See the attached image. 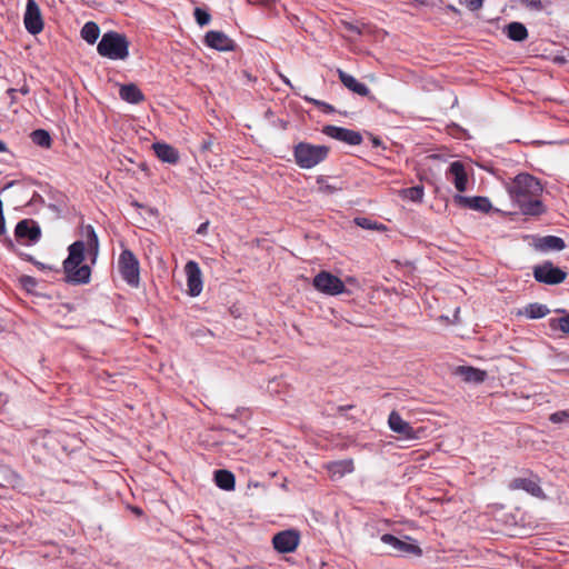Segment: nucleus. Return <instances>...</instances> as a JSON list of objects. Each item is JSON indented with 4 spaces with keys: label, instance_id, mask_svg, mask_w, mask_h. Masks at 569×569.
I'll list each match as a JSON object with an SVG mask.
<instances>
[{
    "label": "nucleus",
    "instance_id": "obj_1",
    "mask_svg": "<svg viewBox=\"0 0 569 569\" xmlns=\"http://www.w3.org/2000/svg\"><path fill=\"white\" fill-rule=\"evenodd\" d=\"M507 189L522 213L538 216L543 212V206L539 200L542 186L533 176L520 173L507 184Z\"/></svg>",
    "mask_w": 569,
    "mask_h": 569
},
{
    "label": "nucleus",
    "instance_id": "obj_2",
    "mask_svg": "<svg viewBox=\"0 0 569 569\" xmlns=\"http://www.w3.org/2000/svg\"><path fill=\"white\" fill-rule=\"evenodd\" d=\"M69 256L63 261V270L67 281L73 284L88 283L91 276V269L82 264L84 260L86 244L83 241H74L68 248Z\"/></svg>",
    "mask_w": 569,
    "mask_h": 569
},
{
    "label": "nucleus",
    "instance_id": "obj_3",
    "mask_svg": "<svg viewBox=\"0 0 569 569\" xmlns=\"http://www.w3.org/2000/svg\"><path fill=\"white\" fill-rule=\"evenodd\" d=\"M97 51L110 60H126L129 57V41L124 34L108 31L98 43Z\"/></svg>",
    "mask_w": 569,
    "mask_h": 569
},
{
    "label": "nucleus",
    "instance_id": "obj_4",
    "mask_svg": "<svg viewBox=\"0 0 569 569\" xmlns=\"http://www.w3.org/2000/svg\"><path fill=\"white\" fill-rule=\"evenodd\" d=\"M329 154L326 146H315L308 142H299L295 146L293 156L296 163L302 169H311L325 161Z\"/></svg>",
    "mask_w": 569,
    "mask_h": 569
},
{
    "label": "nucleus",
    "instance_id": "obj_5",
    "mask_svg": "<svg viewBox=\"0 0 569 569\" xmlns=\"http://www.w3.org/2000/svg\"><path fill=\"white\" fill-rule=\"evenodd\" d=\"M122 279L131 287H138L140 281L139 261L129 249L122 250L118 260Z\"/></svg>",
    "mask_w": 569,
    "mask_h": 569
},
{
    "label": "nucleus",
    "instance_id": "obj_6",
    "mask_svg": "<svg viewBox=\"0 0 569 569\" xmlns=\"http://www.w3.org/2000/svg\"><path fill=\"white\" fill-rule=\"evenodd\" d=\"M315 289L328 296H338L346 292L343 281L328 271H320L312 280Z\"/></svg>",
    "mask_w": 569,
    "mask_h": 569
},
{
    "label": "nucleus",
    "instance_id": "obj_7",
    "mask_svg": "<svg viewBox=\"0 0 569 569\" xmlns=\"http://www.w3.org/2000/svg\"><path fill=\"white\" fill-rule=\"evenodd\" d=\"M532 274L536 281L551 286L559 284L567 278V272L555 267L551 261L535 266Z\"/></svg>",
    "mask_w": 569,
    "mask_h": 569
},
{
    "label": "nucleus",
    "instance_id": "obj_8",
    "mask_svg": "<svg viewBox=\"0 0 569 569\" xmlns=\"http://www.w3.org/2000/svg\"><path fill=\"white\" fill-rule=\"evenodd\" d=\"M23 22L27 31L33 36L40 33L43 30V19L41 11L34 0L27 1Z\"/></svg>",
    "mask_w": 569,
    "mask_h": 569
},
{
    "label": "nucleus",
    "instance_id": "obj_9",
    "mask_svg": "<svg viewBox=\"0 0 569 569\" xmlns=\"http://www.w3.org/2000/svg\"><path fill=\"white\" fill-rule=\"evenodd\" d=\"M299 533L296 530H284L278 532L272 538L273 548L280 553L293 552L299 545Z\"/></svg>",
    "mask_w": 569,
    "mask_h": 569
},
{
    "label": "nucleus",
    "instance_id": "obj_10",
    "mask_svg": "<svg viewBox=\"0 0 569 569\" xmlns=\"http://www.w3.org/2000/svg\"><path fill=\"white\" fill-rule=\"evenodd\" d=\"M184 271L187 276L188 293L191 297L199 296L202 291L203 286L202 273L199 268V264L196 261L190 260L186 263Z\"/></svg>",
    "mask_w": 569,
    "mask_h": 569
},
{
    "label": "nucleus",
    "instance_id": "obj_11",
    "mask_svg": "<svg viewBox=\"0 0 569 569\" xmlns=\"http://www.w3.org/2000/svg\"><path fill=\"white\" fill-rule=\"evenodd\" d=\"M323 132L328 137L346 142L347 144L350 146H358L362 142V136L360 134V132L351 129L341 128L337 126H326L323 128Z\"/></svg>",
    "mask_w": 569,
    "mask_h": 569
},
{
    "label": "nucleus",
    "instance_id": "obj_12",
    "mask_svg": "<svg viewBox=\"0 0 569 569\" xmlns=\"http://www.w3.org/2000/svg\"><path fill=\"white\" fill-rule=\"evenodd\" d=\"M381 541L385 545H388L398 555L421 556L422 553V550L419 546L400 540L390 533L382 535Z\"/></svg>",
    "mask_w": 569,
    "mask_h": 569
},
{
    "label": "nucleus",
    "instance_id": "obj_13",
    "mask_svg": "<svg viewBox=\"0 0 569 569\" xmlns=\"http://www.w3.org/2000/svg\"><path fill=\"white\" fill-rule=\"evenodd\" d=\"M388 425L393 432L401 435L406 439H418V432L395 410L389 415Z\"/></svg>",
    "mask_w": 569,
    "mask_h": 569
},
{
    "label": "nucleus",
    "instance_id": "obj_14",
    "mask_svg": "<svg viewBox=\"0 0 569 569\" xmlns=\"http://www.w3.org/2000/svg\"><path fill=\"white\" fill-rule=\"evenodd\" d=\"M14 234L18 239H28L31 243H36L41 237V229L36 221L24 219L17 223Z\"/></svg>",
    "mask_w": 569,
    "mask_h": 569
},
{
    "label": "nucleus",
    "instance_id": "obj_15",
    "mask_svg": "<svg viewBox=\"0 0 569 569\" xmlns=\"http://www.w3.org/2000/svg\"><path fill=\"white\" fill-rule=\"evenodd\" d=\"M204 42L208 47L219 50L229 51L233 50L234 42L226 33L221 31H209L204 37Z\"/></svg>",
    "mask_w": 569,
    "mask_h": 569
},
{
    "label": "nucleus",
    "instance_id": "obj_16",
    "mask_svg": "<svg viewBox=\"0 0 569 569\" xmlns=\"http://www.w3.org/2000/svg\"><path fill=\"white\" fill-rule=\"evenodd\" d=\"M455 202L461 207L480 212H488L491 209V202L486 197H465L457 194L455 196Z\"/></svg>",
    "mask_w": 569,
    "mask_h": 569
},
{
    "label": "nucleus",
    "instance_id": "obj_17",
    "mask_svg": "<svg viewBox=\"0 0 569 569\" xmlns=\"http://www.w3.org/2000/svg\"><path fill=\"white\" fill-rule=\"evenodd\" d=\"M337 73L341 83L353 93H357L361 97H367L370 93L369 88L365 83L359 82L351 74L345 72L341 69H338Z\"/></svg>",
    "mask_w": 569,
    "mask_h": 569
},
{
    "label": "nucleus",
    "instance_id": "obj_18",
    "mask_svg": "<svg viewBox=\"0 0 569 569\" xmlns=\"http://www.w3.org/2000/svg\"><path fill=\"white\" fill-rule=\"evenodd\" d=\"M448 173L452 178L453 184L459 192L467 190V173L465 166L460 161H453L450 163Z\"/></svg>",
    "mask_w": 569,
    "mask_h": 569
},
{
    "label": "nucleus",
    "instance_id": "obj_19",
    "mask_svg": "<svg viewBox=\"0 0 569 569\" xmlns=\"http://www.w3.org/2000/svg\"><path fill=\"white\" fill-rule=\"evenodd\" d=\"M152 148L154 150L156 156L163 162H168L171 164L178 162L179 152L172 146L162 142H156L153 143Z\"/></svg>",
    "mask_w": 569,
    "mask_h": 569
},
{
    "label": "nucleus",
    "instance_id": "obj_20",
    "mask_svg": "<svg viewBox=\"0 0 569 569\" xmlns=\"http://www.w3.org/2000/svg\"><path fill=\"white\" fill-rule=\"evenodd\" d=\"M456 375L461 377L463 381L473 383H480L485 381L487 377L486 371L468 366L458 367L456 369Z\"/></svg>",
    "mask_w": 569,
    "mask_h": 569
},
{
    "label": "nucleus",
    "instance_id": "obj_21",
    "mask_svg": "<svg viewBox=\"0 0 569 569\" xmlns=\"http://www.w3.org/2000/svg\"><path fill=\"white\" fill-rule=\"evenodd\" d=\"M119 96L123 101L133 104L144 100L142 91L134 83L122 84L119 90Z\"/></svg>",
    "mask_w": 569,
    "mask_h": 569
},
{
    "label": "nucleus",
    "instance_id": "obj_22",
    "mask_svg": "<svg viewBox=\"0 0 569 569\" xmlns=\"http://www.w3.org/2000/svg\"><path fill=\"white\" fill-rule=\"evenodd\" d=\"M510 488L525 490L535 497H540L542 495L541 487L533 479L516 478L511 481Z\"/></svg>",
    "mask_w": 569,
    "mask_h": 569
},
{
    "label": "nucleus",
    "instance_id": "obj_23",
    "mask_svg": "<svg viewBox=\"0 0 569 569\" xmlns=\"http://www.w3.org/2000/svg\"><path fill=\"white\" fill-rule=\"evenodd\" d=\"M84 238H86V248L90 256H92V261L96 260L99 252V239L92 226L88 224L83 229Z\"/></svg>",
    "mask_w": 569,
    "mask_h": 569
},
{
    "label": "nucleus",
    "instance_id": "obj_24",
    "mask_svg": "<svg viewBox=\"0 0 569 569\" xmlns=\"http://www.w3.org/2000/svg\"><path fill=\"white\" fill-rule=\"evenodd\" d=\"M216 485L223 490H233L236 485L234 475L226 469H219L214 472Z\"/></svg>",
    "mask_w": 569,
    "mask_h": 569
},
{
    "label": "nucleus",
    "instance_id": "obj_25",
    "mask_svg": "<svg viewBox=\"0 0 569 569\" xmlns=\"http://www.w3.org/2000/svg\"><path fill=\"white\" fill-rule=\"evenodd\" d=\"M327 468L332 476H338L339 478L347 473H351L355 469L353 461L351 459L330 462Z\"/></svg>",
    "mask_w": 569,
    "mask_h": 569
},
{
    "label": "nucleus",
    "instance_id": "obj_26",
    "mask_svg": "<svg viewBox=\"0 0 569 569\" xmlns=\"http://www.w3.org/2000/svg\"><path fill=\"white\" fill-rule=\"evenodd\" d=\"M538 248L542 251H560L566 248V243L559 237L547 236L540 239Z\"/></svg>",
    "mask_w": 569,
    "mask_h": 569
},
{
    "label": "nucleus",
    "instance_id": "obj_27",
    "mask_svg": "<svg viewBox=\"0 0 569 569\" xmlns=\"http://www.w3.org/2000/svg\"><path fill=\"white\" fill-rule=\"evenodd\" d=\"M549 312L550 310L546 305L535 302L526 306L523 310L519 311V315H523L529 319H540L546 317Z\"/></svg>",
    "mask_w": 569,
    "mask_h": 569
},
{
    "label": "nucleus",
    "instance_id": "obj_28",
    "mask_svg": "<svg viewBox=\"0 0 569 569\" xmlns=\"http://www.w3.org/2000/svg\"><path fill=\"white\" fill-rule=\"evenodd\" d=\"M507 36L513 41H523L528 38V30L521 22H510L507 26Z\"/></svg>",
    "mask_w": 569,
    "mask_h": 569
},
{
    "label": "nucleus",
    "instance_id": "obj_29",
    "mask_svg": "<svg viewBox=\"0 0 569 569\" xmlns=\"http://www.w3.org/2000/svg\"><path fill=\"white\" fill-rule=\"evenodd\" d=\"M100 36L99 26L96 22L89 21L84 23L81 29V37L88 43L93 44Z\"/></svg>",
    "mask_w": 569,
    "mask_h": 569
},
{
    "label": "nucleus",
    "instance_id": "obj_30",
    "mask_svg": "<svg viewBox=\"0 0 569 569\" xmlns=\"http://www.w3.org/2000/svg\"><path fill=\"white\" fill-rule=\"evenodd\" d=\"M31 140L34 144L41 148H50L51 137L48 131L43 129H37L31 133Z\"/></svg>",
    "mask_w": 569,
    "mask_h": 569
},
{
    "label": "nucleus",
    "instance_id": "obj_31",
    "mask_svg": "<svg viewBox=\"0 0 569 569\" xmlns=\"http://www.w3.org/2000/svg\"><path fill=\"white\" fill-rule=\"evenodd\" d=\"M549 327L552 330H560L563 333H569V315L561 318L549 319Z\"/></svg>",
    "mask_w": 569,
    "mask_h": 569
},
{
    "label": "nucleus",
    "instance_id": "obj_32",
    "mask_svg": "<svg viewBox=\"0 0 569 569\" xmlns=\"http://www.w3.org/2000/svg\"><path fill=\"white\" fill-rule=\"evenodd\" d=\"M403 198L413 202H419L423 198V188L420 186L407 188L402 191Z\"/></svg>",
    "mask_w": 569,
    "mask_h": 569
},
{
    "label": "nucleus",
    "instance_id": "obj_33",
    "mask_svg": "<svg viewBox=\"0 0 569 569\" xmlns=\"http://www.w3.org/2000/svg\"><path fill=\"white\" fill-rule=\"evenodd\" d=\"M194 19L199 26L203 27L210 22L211 16L208 11H206L201 8H196L194 9Z\"/></svg>",
    "mask_w": 569,
    "mask_h": 569
},
{
    "label": "nucleus",
    "instance_id": "obj_34",
    "mask_svg": "<svg viewBox=\"0 0 569 569\" xmlns=\"http://www.w3.org/2000/svg\"><path fill=\"white\" fill-rule=\"evenodd\" d=\"M549 420L553 423H562L569 421V410H561L550 415Z\"/></svg>",
    "mask_w": 569,
    "mask_h": 569
},
{
    "label": "nucleus",
    "instance_id": "obj_35",
    "mask_svg": "<svg viewBox=\"0 0 569 569\" xmlns=\"http://www.w3.org/2000/svg\"><path fill=\"white\" fill-rule=\"evenodd\" d=\"M303 99L319 108H321L323 111L326 112H332L333 111V107L330 106L329 103L327 102H323V101H320V100H317V99H313V98H310V97H307L305 96Z\"/></svg>",
    "mask_w": 569,
    "mask_h": 569
},
{
    "label": "nucleus",
    "instance_id": "obj_36",
    "mask_svg": "<svg viewBox=\"0 0 569 569\" xmlns=\"http://www.w3.org/2000/svg\"><path fill=\"white\" fill-rule=\"evenodd\" d=\"M460 3L475 11L482 7L483 0H460Z\"/></svg>",
    "mask_w": 569,
    "mask_h": 569
},
{
    "label": "nucleus",
    "instance_id": "obj_37",
    "mask_svg": "<svg viewBox=\"0 0 569 569\" xmlns=\"http://www.w3.org/2000/svg\"><path fill=\"white\" fill-rule=\"evenodd\" d=\"M355 222L357 223V226L365 228V229H377L376 223H372L367 218H356Z\"/></svg>",
    "mask_w": 569,
    "mask_h": 569
},
{
    "label": "nucleus",
    "instance_id": "obj_38",
    "mask_svg": "<svg viewBox=\"0 0 569 569\" xmlns=\"http://www.w3.org/2000/svg\"><path fill=\"white\" fill-rule=\"evenodd\" d=\"M343 27L346 30L352 32V33H356V34H361L362 33V28L365 27V24H362L361 27L356 24V23H352V22H343Z\"/></svg>",
    "mask_w": 569,
    "mask_h": 569
},
{
    "label": "nucleus",
    "instance_id": "obj_39",
    "mask_svg": "<svg viewBox=\"0 0 569 569\" xmlns=\"http://www.w3.org/2000/svg\"><path fill=\"white\" fill-rule=\"evenodd\" d=\"M525 4L530 8V9H535V10H542V2L541 0H523Z\"/></svg>",
    "mask_w": 569,
    "mask_h": 569
},
{
    "label": "nucleus",
    "instance_id": "obj_40",
    "mask_svg": "<svg viewBox=\"0 0 569 569\" xmlns=\"http://www.w3.org/2000/svg\"><path fill=\"white\" fill-rule=\"evenodd\" d=\"M212 146H213V139L212 137H208L207 139H204L201 143V150L202 151H210L212 149Z\"/></svg>",
    "mask_w": 569,
    "mask_h": 569
},
{
    "label": "nucleus",
    "instance_id": "obj_41",
    "mask_svg": "<svg viewBox=\"0 0 569 569\" xmlns=\"http://www.w3.org/2000/svg\"><path fill=\"white\" fill-rule=\"evenodd\" d=\"M208 226H209V221H206V222L201 223L199 226V228L197 229V233L198 234H206L207 230H208Z\"/></svg>",
    "mask_w": 569,
    "mask_h": 569
},
{
    "label": "nucleus",
    "instance_id": "obj_42",
    "mask_svg": "<svg viewBox=\"0 0 569 569\" xmlns=\"http://www.w3.org/2000/svg\"><path fill=\"white\" fill-rule=\"evenodd\" d=\"M320 190L323 193H333L337 189L330 184H326V186L320 187Z\"/></svg>",
    "mask_w": 569,
    "mask_h": 569
},
{
    "label": "nucleus",
    "instance_id": "obj_43",
    "mask_svg": "<svg viewBox=\"0 0 569 569\" xmlns=\"http://www.w3.org/2000/svg\"><path fill=\"white\" fill-rule=\"evenodd\" d=\"M17 91H18L17 89L11 88L7 91V93L11 97L12 100H14V94Z\"/></svg>",
    "mask_w": 569,
    "mask_h": 569
},
{
    "label": "nucleus",
    "instance_id": "obj_44",
    "mask_svg": "<svg viewBox=\"0 0 569 569\" xmlns=\"http://www.w3.org/2000/svg\"><path fill=\"white\" fill-rule=\"evenodd\" d=\"M22 94H28L29 93V88L28 86H23L22 88H20L19 90Z\"/></svg>",
    "mask_w": 569,
    "mask_h": 569
},
{
    "label": "nucleus",
    "instance_id": "obj_45",
    "mask_svg": "<svg viewBox=\"0 0 569 569\" xmlns=\"http://www.w3.org/2000/svg\"><path fill=\"white\" fill-rule=\"evenodd\" d=\"M7 150L6 143L0 139V152H3Z\"/></svg>",
    "mask_w": 569,
    "mask_h": 569
},
{
    "label": "nucleus",
    "instance_id": "obj_46",
    "mask_svg": "<svg viewBox=\"0 0 569 569\" xmlns=\"http://www.w3.org/2000/svg\"><path fill=\"white\" fill-rule=\"evenodd\" d=\"M283 82H284L286 84H288L290 88H293V86L291 84V82H290V80H289L288 78H284V77H283Z\"/></svg>",
    "mask_w": 569,
    "mask_h": 569
},
{
    "label": "nucleus",
    "instance_id": "obj_47",
    "mask_svg": "<svg viewBox=\"0 0 569 569\" xmlns=\"http://www.w3.org/2000/svg\"><path fill=\"white\" fill-rule=\"evenodd\" d=\"M13 183H14L13 181H10V182L4 187V189L11 188V187L13 186Z\"/></svg>",
    "mask_w": 569,
    "mask_h": 569
},
{
    "label": "nucleus",
    "instance_id": "obj_48",
    "mask_svg": "<svg viewBox=\"0 0 569 569\" xmlns=\"http://www.w3.org/2000/svg\"><path fill=\"white\" fill-rule=\"evenodd\" d=\"M459 311H460V308H457V309H456V312H455V319H456V320L458 319V313H459Z\"/></svg>",
    "mask_w": 569,
    "mask_h": 569
},
{
    "label": "nucleus",
    "instance_id": "obj_49",
    "mask_svg": "<svg viewBox=\"0 0 569 569\" xmlns=\"http://www.w3.org/2000/svg\"><path fill=\"white\" fill-rule=\"evenodd\" d=\"M133 206H136V207H138V208H140V207H141V204H140V203H138V202H133Z\"/></svg>",
    "mask_w": 569,
    "mask_h": 569
}]
</instances>
